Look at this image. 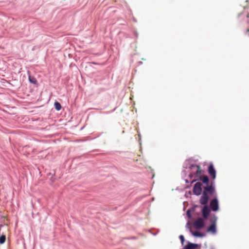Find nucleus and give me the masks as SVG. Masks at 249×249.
Instances as JSON below:
<instances>
[{
	"instance_id": "obj_1",
	"label": "nucleus",
	"mask_w": 249,
	"mask_h": 249,
	"mask_svg": "<svg viewBox=\"0 0 249 249\" xmlns=\"http://www.w3.org/2000/svg\"><path fill=\"white\" fill-rule=\"evenodd\" d=\"M215 193V188L213 186L212 184L210 186H207L204 187V190L202 192V196L199 199V203L201 205H204V207L202 209L201 212L202 216L204 219H207L211 212V210L207 205V204L209 199L208 194L214 196Z\"/></svg>"
},
{
	"instance_id": "obj_6",
	"label": "nucleus",
	"mask_w": 249,
	"mask_h": 249,
	"mask_svg": "<svg viewBox=\"0 0 249 249\" xmlns=\"http://www.w3.org/2000/svg\"><path fill=\"white\" fill-rule=\"evenodd\" d=\"M191 168L192 169H195L196 170L195 175L196 177H200L202 175V170L201 169L200 166L197 165H192L191 166Z\"/></svg>"
},
{
	"instance_id": "obj_14",
	"label": "nucleus",
	"mask_w": 249,
	"mask_h": 249,
	"mask_svg": "<svg viewBox=\"0 0 249 249\" xmlns=\"http://www.w3.org/2000/svg\"><path fill=\"white\" fill-rule=\"evenodd\" d=\"M29 80H30V82L32 83H34V84L36 83V80L35 78H31L30 77H29Z\"/></svg>"
},
{
	"instance_id": "obj_5",
	"label": "nucleus",
	"mask_w": 249,
	"mask_h": 249,
	"mask_svg": "<svg viewBox=\"0 0 249 249\" xmlns=\"http://www.w3.org/2000/svg\"><path fill=\"white\" fill-rule=\"evenodd\" d=\"M208 171L210 177L213 180L216 178V170H215L213 163H210L208 166Z\"/></svg>"
},
{
	"instance_id": "obj_8",
	"label": "nucleus",
	"mask_w": 249,
	"mask_h": 249,
	"mask_svg": "<svg viewBox=\"0 0 249 249\" xmlns=\"http://www.w3.org/2000/svg\"><path fill=\"white\" fill-rule=\"evenodd\" d=\"M216 225L214 223H212L210 226L208 228L207 231L215 233L216 232Z\"/></svg>"
},
{
	"instance_id": "obj_16",
	"label": "nucleus",
	"mask_w": 249,
	"mask_h": 249,
	"mask_svg": "<svg viewBox=\"0 0 249 249\" xmlns=\"http://www.w3.org/2000/svg\"><path fill=\"white\" fill-rule=\"evenodd\" d=\"M187 214L188 215V216L189 217H190V211L189 210H188L187 211Z\"/></svg>"
},
{
	"instance_id": "obj_4",
	"label": "nucleus",
	"mask_w": 249,
	"mask_h": 249,
	"mask_svg": "<svg viewBox=\"0 0 249 249\" xmlns=\"http://www.w3.org/2000/svg\"><path fill=\"white\" fill-rule=\"evenodd\" d=\"M204 226V220L202 218H197L194 222V226L196 229H201Z\"/></svg>"
},
{
	"instance_id": "obj_12",
	"label": "nucleus",
	"mask_w": 249,
	"mask_h": 249,
	"mask_svg": "<svg viewBox=\"0 0 249 249\" xmlns=\"http://www.w3.org/2000/svg\"><path fill=\"white\" fill-rule=\"evenodd\" d=\"M6 239V237L5 235H2L0 237V243L3 244L5 242Z\"/></svg>"
},
{
	"instance_id": "obj_9",
	"label": "nucleus",
	"mask_w": 249,
	"mask_h": 249,
	"mask_svg": "<svg viewBox=\"0 0 249 249\" xmlns=\"http://www.w3.org/2000/svg\"><path fill=\"white\" fill-rule=\"evenodd\" d=\"M197 247V245L189 243L184 248V249H195Z\"/></svg>"
},
{
	"instance_id": "obj_17",
	"label": "nucleus",
	"mask_w": 249,
	"mask_h": 249,
	"mask_svg": "<svg viewBox=\"0 0 249 249\" xmlns=\"http://www.w3.org/2000/svg\"><path fill=\"white\" fill-rule=\"evenodd\" d=\"M247 31H248V32H249V29H248V30H247Z\"/></svg>"
},
{
	"instance_id": "obj_2",
	"label": "nucleus",
	"mask_w": 249,
	"mask_h": 249,
	"mask_svg": "<svg viewBox=\"0 0 249 249\" xmlns=\"http://www.w3.org/2000/svg\"><path fill=\"white\" fill-rule=\"evenodd\" d=\"M193 193L196 196H199L202 193V184L201 182H196L193 188Z\"/></svg>"
},
{
	"instance_id": "obj_13",
	"label": "nucleus",
	"mask_w": 249,
	"mask_h": 249,
	"mask_svg": "<svg viewBox=\"0 0 249 249\" xmlns=\"http://www.w3.org/2000/svg\"><path fill=\"white\" fill-rule=\"evenodd\" d=\"M211 222L212 223H214L216 225V217L214 216L211 219Z\"/></svg>"
},
{
	"instance_id": "obj_7",
	"label": "nucleus",
	"mask_w": 249,
	"mask_h": 249,
	"mask_svg": "<svg viewBox=\"0 0 249 249\" xmlns=\"http://www.w3.org/2000/svg\"><path fill=\"white\" fill-rule=\"evenodd\" d=\"M200 178V179L204 183V184H206L207 185L206 186H210L208 185V183H209V179L208 178V177L206 176V175H203V176H201V177H199ZM213 185V182H211V185ZM213 187L214 186L213 185Z\"/></svg>"
},
{
	"instance_id": "obj_10",
	"label": "nucleus",
	"mask_w": 249,
	"mask_h": 249,
	"mask_svg": "<svg viewBox=\"0 0 249 249\" xmlns=\"http://www.w3.org/2000/svg\"><path fill=\"white\" fill-rule=\"evenodd\" d=\"M190 231L192 232V234L194 236H196V237H201L204 236V234L203 233L198 232V231L193 232L192 231L191 228H190Z\"/></svg>"
},
{
	"instance_id": "obj_11",
	"label": "nucleus",
	"mask_w": 249,
	"mask_h": 249,
	"mask_svg": "<svg viewBox=\"0 0 249 249\" xmlns=\"http://www.w3.org/2000/svg\"><path fill=\"white\" fill-rule=\"evenodd\" d=\"M54 107H55V108L57 110H60L61 108V105H60V104L58 102H55L54 104Z\"/></svg>"
},
{
	"instance_id": "obj_15",
	"label": "nucleus",
	"mask_w": 249,
	"mask_h": 249,
	"mask_svg": "<svg viewBox=\"0 0 249 249\" xmlns=\"http://www.w3.org/2000/svg\"><path fill=\"white\" fill-rule=\"evenodd\" d=\"M179 238H180V240L181 241L182 244H183L184 241V236L182 235H180L179 236Z\"/></svg>"
},
{
	"instance_id": "obj_3",
	"label": "nucleus",
	"mask_w": 249,
	"mask_h": 249,
	"mask_svg": "<svg viewBox=\"0 0 249 249\" xmlns=\"http://www.w3.org/2000/svg\"><path fill=\"white\" fill-rule=\"evenodd\" d=\"M210 207L213 211L216 212L218 210L219 204L218 200L216 198H214L211 200L210 203Z\"/></svg>"
}]
</instances>
